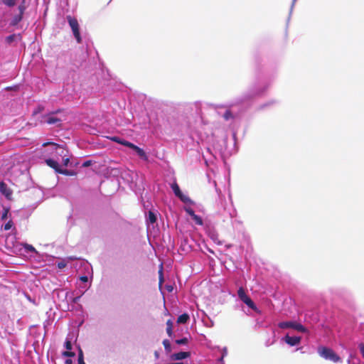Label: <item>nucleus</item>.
Segmentation results:
<instances>
[{
	"mask_svg": "<svg viewBox=\"0 0 364 364\" xmlns=\"http://www.w3.org/2000/svg\"><path fill=\"white\" fill-rule=\"evenodd\" d=\"M77 360H78V364H85V363L84 362L83 353L81 349H80Z\"/></svg>",
	"mask_w": 364,
	"mask_h": 364,
	"instance_id": "32",
	"label": "nucleus"
},
{
	"mask_svg": "<svg viewBox=\"0 0 364 364\" xmlns=\"http://www.w3.org/2000/svg\"><path fill=\"white\" fill-rule=\"evenodd\" d=\"M186 213L192 218L196 213L195 211L191 208H184Z\"/></svg>",
	"mask_w": 364,
	"mask_h": 364,
	"instance_id": "34",
	"label": "nucleus"
},
{
	"mask_svg": "<svg viewBox=\"0 0 364 364\" xmlns=\"http://www.w3.org/2000/svg\"><path fill=\"white\" fill-rule=\"evenodd\" d=\"M44 109V107L43 106H38L33 112V115H36L38 113H40L41 112H43Z\"/></svg>",
	"mask_w": 364,
	"mask_h": 364,
	"instance_id": "37",
	"label": "nucleus"
},
{
	"mask_svg": "<svg viewBox=\"0 0 364 364\" xmlns=\"http://www.w3.org/2000/svg\"><path fill=\"white\" fill-rule=\"evenodd\" d=\"M166 333L168 336L170 338H172L173 336V322L171 319H168L166 322Z\"/></svg>",
	"mask_w": 364,
	"mask_h": 364,
	"instance_id": "22",
	"label": "nucleus"
},
{
	"mask_svg": "<svg viewBox=\"0 0 364 364\" xmlns=\"http://www.w3.org/2000/svg\"><path fill=\"white\" fill-rule=\"evenodd\" d=\"M191 356L190 352L181 351L178 353H173L170 355L171 360H182Z\"/></svg>",
	"mask_w": 364,
	"mask_h": 364,
	"instance_id": "11",
	"label": "nucleus"
},
{
	"mask_svg": "<svg viewBox=\"0 0 364 364\" xmlns=\"http://www.w3.org/2000/svg\"><path fill=\"white\" fill-rule=\"evenodd\" d=\"M318 355L325 360L332 361L333 363H341V358L334 352L331 348L320 346L318 347Z\"/></svg>",
	"mask_w": 364,
	"mask_h": 364,
	"instance_id": "4",
	"label": "nucleus"
},
{
	"mask_svg": "<svg viewBox=\"0 0 364 364\" xmlns=\"http://www.w3.org/2000/svg\"><path fill=\"white\" fill-rule=\"evenodd\" d=\"M65 364H72L73 363V360L71 359H67L65 361Z\"/></svg>",
	"mask_w": 364,
	"mask_h": 364,
	"instance_id": "50",
	"label": "nucleus"
},
{
	"mask_svg": "<svg viewBox=\"0 0 364 364\" xmlns=\"http://www.w3.org/2000/svg\"><path fill=\"white\" fill-rule=\"evenodd\" d=\"M68 22L73 31V35L78 43L82 42V38L80 33V26L77 20L71 16H67Z\"/></svg>",
	"mask_w": 364,
	"mask_h": 364,
	"instance_id": "6",
	"label": "nucleus"
},
{
	"mask_svg": "<svg viewBox=\"0 0 364 364\" xmlns=\"http://www.w3.org/2000/svg\"><path fill=\"white\" fill-rule=\"evenodd\" d=\"M131 150L133 151V152H134V154L137 155L141 160L144 161H148V156L143 149L134 144L132 145V148L131 149Z\"/></svg>",
	"mask_w": 364,
	"mask_h": 364,
	"instance_id": "9",
	"label": "nucleus"
},
{
	"mask_svg": "<svg viewBox=\"0 0 364 364\" xmlns=\"http://www.w3.org/2000/svg\"><path fill=\"white\" fill-rule=\"evenodd\" d=\"M80 281H82V282H87L88 281V278L87 276H81L80 277Z\"/></svg>",
	"mask_w": 364,
	"mask_h": 364,
	"instance_id": "45",
	"label": "nucleus"
},
{
	"mask_svg": "<svg viewBox=\"0 0 364 364\" xmlns=\"http://www.w3.org/2000/svg\"><path fill=\"white\" fill-rule=\"evenodd\" d=\"M161 269L159 270V274H160V282L163 281V274H162V264H161Z\"/></svg>",
	"mask_w": 364,
	"mask_h": 364,
	"instance_id": "48",
	"label": "nucleus"
},
{
	"mask_svg": "<svg viewBox=\"0 0 364 364\" xmlns=\"http://www.w3.org/2000/svg\"><path fill=\"white\" fill-rule=\"evenodd\" d=\"M133 174L134 173L130 170L119 171L115 168V180L117 181L119 188H129L133 190L134 187Z\"/></svg>",
	"mask_w": 364,
	"mask_h": 364,
	"instance_id": "3",
	"label": "nucleus"
},
{
	"mask_svg": "<svg viewBox=\"0 0 364 364\" xmlns=\"http://www.w3.org/2000/svg\"><path fill=\"white\" fill-rule=\"evenodd\" d=\"M359 350H360V352L363 358H364V343H360L359 345Z\"/></svg>",
	"mask_w": 364,
	"mask_h": 364,
	"instance_id": "43",
	"label": "nucleus"
},
{
	"mask_svg": "<svg viewBox=\"0 0 364 364\" xmlns=\"http://www.w3.org/2000/svg\"><path fill=\"white\" fill-rule=\"evenodd\" d=\"M157 220V215L155 212L149 210L146 215V221L148 224L154 225Z\"/></svg>",
	"mask_w": 364,
	"mask_h": 364,
	"instance_id": "15",
	"label": "nucleus"
},
{
	"mask_svg": "<svg viewBox=\"0 0 364 364\" xmlns=\"http://www.w3.org/2000/svg\"><path fill=\"white\" fill-rule=\"evenodd\" d=\"M0 192L9 200H11L12 196V191L4 182H0Z\"/></svg>",
	"mask_w": 364,
	"mask_h": 364,
	"instance_id": "12",
	"label": "nucleus"
},
{
	"mask_svg": "<svg viewBox=\"0 0 364 364\" xmlns=\"http://www.w3.org/2000/svg\"><path fill=\"white\" fill-rule=\"evenodd\" d=\"M63 355L65 357H74L75 355L74 352H72L70 350L64 351L63 353Z\"/></svg>",
	"mask_w": 364,
	"mask_h": 364,
	"instance_id": "36",
	"label": "nucleus"
},
{
	"mask_svg": "<svg viewBox=\"0 0 364 364\" xmlns=\"http://www.w3.org/2000/svg\"><path fill=\"white\" fill-rule=\"evenodd\" d=\"M208 154H210V156H212V155H213L212 151H211V149H210V148H209V147H207V148H206V154H203V155H202L203 159V160H204V163H205V166H209V161H210V160L208 159V155H207Z\"/></svg>",
	"mask_w": 364,
	"mask_h": 364,
	"instance_id": "24",
	"label": "nucleus"
},
{
	"mask_svg": "<svg viewBox=\"0 0 364 364\" xmlns=\"http://www.w3.org/2000/svg\"><path fill=\"white\" fill-rule=\"evenodd\" d=\"M79 299V297H76V298H75V299H73V301H74V302H77V299Z\"/></svg>",
	"mask_w": 364,
	"mask_h": 364,
	"instance_id": "54",
	"label": "nucleus"
},
{
	"mask_svg": "<svg viewBox=\"0 0 364 364\" xmlns=\"http://www.w3.org/2000/svg\"><path fill=\"white\" fill-rule=\"evenodd\" d=\"M23 247H24L25 250L28 252H36L35 247L31 245L26 243L23 245Z\"/></svg>",
	"mask_w": 364,
	"mask_h": 364,
	"instance_id": "31",
	"label": "nucleus"
},
{
	"mask_svg": "<svg viewBox=\"0 0 364 364\" xmlns=\"http://www.w3.org/2000/svg\"><path fill=\"white\" fill-rule=\"evenodd\" d=\"M228 214H229L230 218H232V213H229Z\"/></svg>",
	"mask_w": 364,
	"mask_h": 364,
	"instance_id": "56",
	"label": "nucleus"
},
{
	"mask_svg": "<svg viewBox=\"0 0 364 364\" xmlns=\"http://www.w3.org/2000/svg\"><path fill=\"white\" fill-rule=\"evenodd\" d=\"M292 329H294L299 332L304 333H309V331L306 327H305L304 325H302L300 323H297L295 321H293L292 324Z\"/></svg>",
	"mask_w": 364,
	"mask_h": 364,
	"instance_id": "17",
	"label": "nucleus"
},
{
	"mask_svg": "<svg viewBox=\"0 0 364 364\" xmlns=\"http://www.w3.org/2000/svg\"><path fill=\"white\" fill-rule=\"evenodd\" d=\"M132 109L133 100L130 94V90L122 82H118L115 79V103L117 104L119 109L124 110L127 105Z\"/></svg>",
	"mask_w": 364,
	"mask_h": 364,
	"instance_id": "2",
	"label": "nucleus"
},
{
	"mask_svg": "<svg viewBox=\"0 0 364 364\" xmlns=\"http://www.w3.org/2000/svg\"><path fill=\"white\" fill-rule=\"evenodd\" d=\"M190 320V316L188 313H183L178 316L177 318V323L185 324L187 323Z\"/></svg>",
	"mask_w": 364,
	"mask_h": 364,
	"instance_id": "19",
	"label": "nucleus"
},
{
	"mask_svg": "<svg viewBox=\"0 0 364 364\" xmlns=\"http://www.w3.org/2000/svg\"><path fill=\"white\" fill-rule=\"evenodd\" d=\"M46 163L48 166L53 168L55 171V172H57V173H58V171H59V169H60L58 163L53 159H46Z\"/></svg>",
	"mask_w": 364,
	"mask_h": 364,
	"instance_id": "18",
	"label": "nucleus"
},
{
	"mask_svg": "<svg viewBox=\"0 0 364 364\" xmlns=\"http://www.w3.org/2000/svg\"><path fill=\"white\" fill-rule=\"evenodd\" d=\"M191 219L194 221V223L198 225H203V218L198 215H196L195 214L192 218Z\"/></svg>",
	"mask_w": 364,
	"mask_h": 364,
	"instance_id": "27",
	"label": "nucleus"
},
{
	"mask_svg": "<svg viewBox=\"0 0 364 364\" xmlns=\"http://www.w3.org/2000/svg\"><path fill=\"white\" fill-rule=\"evenodd\" d=\"M217 235L215 234V233H213L211 235H210V238L215 241V238H216Z\"/></svg>",
	"mask_w": 364,
	"mask_h": 364,
	"instance_id": "51",
	"label": "nucleus"
},
{
	"mask_svg": "<svg viewBox=\"0 0 364 364\" xmlns=\"http://www.w3.org/2000/svg\"><path fill=\"white\" fill-rule=\"evenodd\" d=\"M6 215H7V210H6L5 213L3 214L2 219H5L6 218Z\"/></svg>",
	"mask_w": 364,
	"mask_h": 364,
	"instance_id": "52",
	"label": "nucleus"
},
{
	"mask_svg": "<svg viewBox=\"0 0 364 364\" xmlns=\"http://www.w3.org/2000/svg\"><path fill=\"white\" fill-rule=\"evenodd\" d=\"M238 298L245 304L250 309L259 313V310L252 299L246 294L243 287H240L237 290Z\"/></svg>",
	"mask_w": 364,
	"mask_h": 364,
	"instance_id": "5",
	"label": "nucleus"
},
{
	"mask_svg": "<svg viewBox=\"0 0 364 364\" xmlns=\"http://www.w3.org/2000/svg\"><path fill=\"white\" fill-rule=\"evenodd\" d=\"M163 345L164 346V349L167 353H169L172 350L171 345L170 341L168 339H165L163 341Z\"/></svg>",
	"mask_w": 364,
	"mask_h": 364,
	"instance_id": "26",
	"label": "nucleus"
},
{
	"mask_svg": "<svg viewBox=\"0 0 364 364\" xmlns=\"http://www.w3.org/2000/svg\"><path fill=\"white\" fill-rule=\"evenodd\" d=\"M277 102H278L277 100L270 99V100H268L267 101L257 105L255 109L257 112L264 111V110H267V109L272 107L273 106L277 105Z\"/></svg>",
	"mask_w": 364,
	"mask_h": 364,
	"instance_id": "8",
	"label": "nucleus"
},
{
	"mask_svg": "<svg viewBox=\"0 0 364 364\" xmlns=\"http://www.w3.org/2000/svg\"><path fill=\"white\" fill-rule=\"evenodd\" d=\"M92 164V161L91 160H88V161H85L82 164V167H88V166H91Z\"/></svg>",
	"mask_w": 364,
	"mask_h": 364,
	"instance_id": "42",
	"label": "nucleus"
},
{
	"mask_svg": "<svg viewBox=\"0 0 364 364\" xmlns=\"http://www.w3.org/2000/svg\"><path fill=\"white\" fill-rule=\"evenodd\" d=\"M227 141H228V138H227V137H225V138L223 139V144H224V145H225V149H228V147H227Z\"/></svg>",
	"mask_w": 364,
	"mask_h": 364,
	"instance_id": "49",
	"label": "nucleus"
},
{
	"mask_svg": "<svg viewBox=\"0 0 364 364\" xmlns=\"http://www.w3.org/2000/svg\"><path fill=\"white\" fill-rule=\"evenodd\" d=\"M1 1L9 7L14 6L16 3V0H1Z\"/></svg>",
	"mask_w": 364,
	"mask_h": 364,
	"instance_id": "29",
	"label": "nucleus"
},
{
	"mask_svg": "<svg viewBox=\"0 0 364 364\" xmlns=\"http://www.w3.org/2000/svg\"><path fill=\"white\" fill-rule=\"evenodd\" d=\"M22 40V36L20 33L18 34H11L7 36L5 39V41L7 44L11 45L12 43L15 41H21Z\"/></svg>",
	"mask_w": 364,
	"mask_h": 364,
	"instance_id": "16",
	"label": "nucleus"
},
{
	"mask_svg": "<svg viewBox=\"0 0 364 364\" xmlns=\"http://www.w3.org/2000/svg\"><path fill=\"white\" fill-rule=\"evenodd\" d=\"M167 289L168 291H171L172 290V287H167Z\"/></svg>",
	"mask_w": 364,
	"mask_h": 364,
	"instance_id": "55",
	"label": "nucleus"
},
{
	"mask_svg": "<svg viewBox=\"0 0 364 364\" xmlns=\"http://www.w3.org/2000/svg\"><path fill=\"white\" fill-rule=\"evenodd\" d=\"M138 98H139V100H144V95H138Z\"/></svg>",
	"mask_w": 364,
	"mask_h": 364,
	"instance_id": "53",
	"label": "nucleus"
},
{
	"mask_svg": "<svg viewBox=\"0 0 364 364\" xmlns=\"http://www.w3.org/2000/svg\"><path fill=\"white\" fill-rule=\"evenodd\" d=\"M155 355H156V356H158L157 352H155Z\"/></svg>",
	"mask_w": 364,
	"mask_h": 364,
	"instance_id": "58",
	"label": "nucleus"
},
{
	"mask_svg": "<svg viewBox=\"0 0 364 364\" xmlns=\"http://www.w3.org/2000/svg\"><path fill=\"white\" fill-rule=\"evenodd\" d=\"M202 103L200 101H196L194 102H189L186 104V107L190 109H196V114L200 115L201 112Z\"/></svg>",
	"mask_w": 364,
	"mask_h": 364,
	"instance_id": "13",
	"label": "nucleus"
},
{
	"mask_svg": "<svg viewBox=\"0 0 364 364\" xmlns=\"http://www.w3.org/2000/svg\"><path fill=\"white\" fill-rule=\"evenodd\" d=\"M187 129L190 133H192L196 131V126L188 122L187 124Z\"/></svg>",
	"mask_w": 364,
	"mask_h": 364,
	"instance_id": "33",
	"label": "nucleus"
},
{
	"mask_svg": "<svg viewBox=\"0 0 364 364\" xmlns=\"http://www.w3.org/2000/svg\"><path fill=\"white\" fill-rule=\"evenodd\" d=\"M188 342V339L187 337H183L179 339H176L175 343L178 345H186Z\"/></svg>",
	"mask_w": 364,
	"mask_h": 364,
	"instance_id": "30",
	"label": "nucleus"
},
{
	"mask_svg": "<svg viewBox=\"0 0 364 364\" xmlns=\"http://www.w3.org/2000/svg\"><path fill=\"white\" fill-rule=\"evenodd\" d=\"M224 358H225V357H223V356L221 355V357H220L219 358H218V360H218V362L219 363H220V364H224Z\"/></svg>",
	"mask_w": 364,
	"mask_h": 364,
	"instance_id": "46",
	"label": "nucleus"
},
{
	"mask_svg": "<svg viewBox=\"0 0 364 364\" xmlns=\"http://www.w3.org/2000/svg\"><path fill=\"white\" fill-rule=\"evenodd\" d=\"M232 150H228V152H229L230 154H231V153H232Z\"/></svg>",
	"mask_w": 364,
	"mask_h": 364,
	"instance_id": "57",
	"label": "nucleus"
},
{
	"mask_svg": "<svg viewBox=\"0 0 364 364\" xmlns=\"http://www.w3.org/2000/svg\"><path fill=\"white\" fill-rule=\"evenodd\" d=\"M293 321H282L278 323V326L282 329L292 328Z\"/></svg>",
	"mask_w": 364,
	"mask_h": 364,
	"instance_id": "23",
	"label": "nucleus"
},
{
	"mask_svg": "<svg viewBox=\"0 0 364 364\" xmlns=\"http://www.w3.org/2000/svg\"><path fill=\"white\" fill-rule=\"evenodd\" d=\"M58 173L65 175V176L75 175V173L73 171H69L68 169H62V168L59 169V171H58Z\"/></svg>",
	"mask_w": 364,
	"mask_h": 364,
	"instance_id": "28",
	"label": "nucleus"
},
{
	"mask_svg": "<svg viewBox=\"0 0 364 364\" xmlns=\"http://www.w3.org/2000/svg\"><path fill=\"white\" fill-rule=\"evenodd\" d=\"M178 198L184 203H193V201L188 196L184 195L183 193L182 195H180V196H178Z\"/></svg>",
	"mask_w": 364,
	"mask_h": 364,
	"instance_id": "25",
	"label": "nucleus"
},
{
	"mask_svg": "<svg viewBox=\"0 0 364 364\" xmlns=\"http://www.w3.org/2000/svg\"><path fill=\"white\" fill-rule=\"evenodd\" d=\"M171 188L176 197H178L180 196V195H182L183 192L181 191L179 186L177 184L176 182L173 183L171 186Z\"/></svg>",
	"mask_w": 364,
	"mask_h": 364,
	"instance_id": "21",
	"label": "nucleus"
},
{
	"mask_svg": "<svg viewBox=\"0 0 364 364\" xmlns=\"http://www.w3.org/2000/svg\"><path fill=\"white\" fill-rule=\"evenodd\" d=\"M215 348L220 350L222 351V356L225 357L228 355V349L227 347H223L220 348V346H215Z\"/></svg>",
	"mask_w": 364,
	"mask_h": 364,
	"instance_id": "35",
	"label": "nucleus"
},
{
	"mask_svg": "<svg viewBox=\"0 0 364 364\" xmlns=\"http://www.w3.org/2000/svg\"><path fill=\"white\" fill-rule=\"evenodd\" d=\"M274 79V75H269L266 71L263 72L259 66H257L255 71L254 82L245 92L233 98L226 106L228 109L225 110L222 117L229 124L232 130V149H236L237 131L240 126V122L237 119V114H233L230 108L240 107L242 111H246L250 108L255 98L262 97L266 95Z\"/></svg>",
	"mask_w": 364,
	"mask_h": 364,
	"instance_id": "1",
	"label": "nucleus"
},
{
	"mask_svg": "<svg viewBox=\"0 0 364 364\" xmlns=\"http://www.w3.org/2000/svg\"><path fill=\"white\" fill-rule=\"evenodd\" d=\"M65 266H66V263L64 262H60L58 263V267L59 269H63L65 267Z\"/></svg>",
	"mask_w": 364,
	"mask_h": 364,
	"instance_id": "44",
	"label": "nucleus"
},
{
	"mask_svg": "<svg viewBox=\"0 0 364 364\" xmlns=\"http://www.w3.org/2000/svg\"><path fill=\"white\" fill-rule=\"evenodd\" d=\"M13 225V223L11 220H9L7 223L5 224L4 225V230H9L11 228Z\"/></svg>",
	"mask_w": 364,
	"mask_h": 364,
	"instance_id": "40",
	"label": "nucleus"
},
{
	"mask_svg": "<svg viewBox=\"0 0 364 364\" xmlns=\"http://www.w3.org/2000/svg\"><path fill=\"white\" fill-rule=\"evenodd\" d=\"M115 143L124 145V146L129 148L130 149L132 148V145L134 144L129 141H127L125 139H121L117 136H115Z\"/></svg>",
	"mask_w": 364,
	"mask_h": 364,
	"instance_id": "20",
	"label": "nucleus"
},
{
	"mask_svg": "<svg viewBox=\"0 0 364 364\" xmlns=\"http://www.w3.org/2000/svg\"><path fill=\"white\" fill-rule=\"evenodd\" d=\"M65 347L68 350H70L72 349V343L70 341L67 340L65 343Z\"/></svg>",
	"mask_w": 364,
	"mask_h": 364,
	"instance_id": "39",
	"label": "nucleus"
},
{
	"mask_svg": "<svg viewBox=\"0 0 364 364\" xmlns=\"http://www.w3.org/2000/svg\"><path fill=\"white\" fill-rule=\"evenodd\" d=\"M297 0H292V2H291V7H290V10H289V17L290 18V16L293 11V9H294V5L296 4ZM289 20V18H288V21Z\"/></svg>",
	"mask_w": 364,
	"mask_h": 364,
	"instance_id": "41",
	"label": "nucleus"
},
{
	"mask_svg": "<svg viewBox=\"0 0 364 364\" xmlns=\"http://www.w3.org/2000/svg\"><path fill=\"white\" fill-rule=\"evenodd\" d=\"M43 121H42V122L47 123L48 124H55L61 122L60 118L53 117L50 114L43 115Z\"/></svg>",
	"mask_w": 364,
	"mask_h": 364,
	"instance_id": "14",
	"label": "nucleus"
},
{
	"mask_svg": "<svg viewBox=\"0 0 364 364\" xmlns=\"http://www.w3.org/2000/svg\"><path fill=\"white\" fill-rule=\"evenodd\" d=\"M283 339L290 346H296L299 345L301 341L300 336H289V335H286Z\"/></svg>",
	"mask_w": 364,
	"mask_h": 364,
	"instance_id": "10",
	"label": "nucleus"
},
{
	"mask_svg": "<svg viewBox=\"0 0 364 364\" xmlns=\"http://www.w3.org/2000/svg\"><path fill=\"white\" fill-rule=\"evenodd\" d=\"M69 161H70L69 158L63 159V164H64V166H68Z\"/></svg>",
	"mask_w": 364,
	"mask_h": 364,
	"instance_id": "47",
	"label": "nucleus"
},
{
	"mask_svg": "<svg viewBox=\"0 0 364 364\" xmlns=\"http://www.w3.org/2000/svg\"><path fill=\"white\" fill-rule=\"evenodd\" d=\"M48 145L55 146L56 148H60V145H59V144H58L56 143H54V142L48 141V142H46V143L43 144V146H47Z\"/></svg>",
	"mask_w": 364,
	"mask_h": 364,
	"instance_id": "38",
	"label": "nucleus"
},
{
	"mask_svg": "<svg viewBox=\"0 0 364 364\" xmlns=\"http://www.w3.org/2000/svg\"><path fill=\"white\" fill-rule=\"evenodd\" d=\"M26 9V6L25 4V0H23L21 4L18 6V14L15 15L10 24L11 26H16L19 22H21L23 19V14Z\"/></svg>",
	"mask_w": 364,
	"mask_h": 364,
	"instance_id": "7",
	"label": "nucleus"
}]
</instances>
